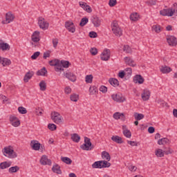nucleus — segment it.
I'll use <instances>...</instances> for the list:
<instances>
[{
  "label": "nucleus",
  "mask_w": 177,
  "mask_h": 177,
  "mask_svg": "<svg viewBox=\"0 0 177 177\" xmlns=\"http://www.w3.org/2000/svg\"><path fill=\"white\" fill-rule=\"evenodd\" d=\"M175 12H177V3H174L170 8L163 9L160 11V15L162 16H168L169 17L174 16Z\"/></svg>",
  "instance_id": "nucleus-1"
},
{
  "label": "nucleus",
  "mask_w": 177,
  "mask_h": 177,
  "mask_svg": "<svg viewBox=\"0 0 177 177\" xmlns=\"http://www.w3.org/2000/svg\"><path fill=\"white\" fill-rule=\"evenodd\" d=\"M112 32L115 37H121L122 35V28L118 25L117 21H113L111 24Z\"/></svg>",
  "instance_id": "nucleus-2"
},
{
  "label": "nucleus",
  "mask_w": 177,
  "mask_h": 177,
  "mask_svg": "<svg viewBox=\"0 0 177 177\" xmlns=\"http://www.w3.org/2000/svg\"><path fill=\"white\" fill-rule=\"evenodd\" d=\"M3 154L6 157H8V158H16L17 157V153L13 150L12 147H5Z\"/></svg>",
  "instance_id": "nucleus-3"
},
{
  "label": "nucleus",
  "mask_w": 177,
  "mask_h": 177,
  "mask_svg": "<svg viewBox=\"0 0 177 177\" xmlns=\"http://www.w3.org/2000/svg\"><path fill=\"white\" fill-rule=\"evenodd\" d=\"M51 120L55 124H63V116L58 112L54 111L51 113Z\"/></svg>",
  "instance_id": "nucleus-4"
},
{
  "label": "nucleus",
  "mask_w": 177,
  "mask_h": 177,
  "mask_svg": "<svg viewBox=\"0 0 177 177\" xmlns=\"http://www.w3.org/2000/svg\"><path fill=\"white\" fill-rule=\"evenodd\" d=\"M80 148L82 149V150H86V151L92 150L93 147L92 146V142H91V139L86 137L84 138V144L82 145Z\"/></svg>",
  "instance_id": "nucleus-5"
},
{
  "label": "nucleus",
  "mask_w": 177,
  "mask_h": 177,
  "mask_svg": "<svg viewBox=\"0 0 177 177\" xmlns=\"http://www.w3.org/2000/svg\"><path fill=\"white\" fill-rule=\"evenodd\" d=\"M50 66H55V71H63V67L60 66V60L59 59H53L51 61H49Z\"/></svg>",
  "instance_id": "nucleus-6"
},
{
  "label": "nucleus",
  "mask_w": 177,
  "mask_h": 177,
  "mask_svg": "<svg viewBox=\"0 0 177 177\" xmlns=\"http://www.w3.org/2000/svg\"><path fill=\"white\" fill-rule=\"evenodd\" d=\"M38 25L41 30H48L49 27V23L45 20L43 17H39L38 20Z\"/></svg>",
  "instance_id": "nucleus-7"
},
{
  "label": "nucleus",
  "mask_w": 177,
  "mask_h": 177,
  "mask_svg": "<svg viewBox=\"0 0 177 177\" xmlns=\"http://www.w3.org/2000/svg\"><path fill=\"white\" fill-rule=\"evenodd\" d=\"M111 98L113 99V100H114L115 102H118V103H122L123 102L125 101V97H124L122 96V94H121L120 93L113 94L111 95Z\"/></svg>",
  "instance_id": "nucleus-8"
},
{
  "label": "nucleus",
  "mask_w": 177,
  "mask_h": 177,
  "mask_svg": "<svg viewBox=\"0 0 177 177\" xmlns=\"http://www.w3.org/2000/svg\"><path fill=\"white\" fill-rule=\"evenodd\" d=\"M110 56H111L110 50L104 49L100 55L101 60H103L104 62H107L108 60H109Z\"/></svg>",
  "instance_id": "nucleus-9"
},
{
  "label": "nucleus",
  "mask_w": 177,
  "mask_h": 177,
  "mask_svg": "<svg viewBox=\"0 0 177 177\" xmlns=\"http://www.w3.org/2000/svg\"><path fill=\"white\" fill-rule=\"evenodd\" d=\"M65 27L69 32H72L73 34L75 32V26H74V23H73L72 21H67L65 23Z\"/></svg>",
  "instance_id": "nucleus-10"
},
{
  "label": "nucleus",
  "mask_w": 177,
  "mask_h": 177,
  "mask_svg": "<svg viewBox=\"0 0 177 177\" xmlns=\"http://www.w3.org/2000/svg\"><path fill=\"white\" fill-rule=\"evenodd\" d=\"M13 20H15V15L10 12H8L6 14V20L3 21V24H9V23H12Z\"/></svg>",
  "instance_id": "nucleus-11"
},
{
  "label": "nucleus",
  "mask_w": 177,
  "mask_h": 177,
  "mask_svg": "<svg viewBox=\"0 0 177 177\" xmlns=\"http://www.w3.org/2000/svg\"><path fill=\"white\" fill-rule=\"evenodd\" d=\"M150 91L147 88H145L142 91V93L141 94V97L144 102H147L149 99H150Z\"/></svg>",
  "instance_id": "nucleus-12"
},
{
  "label": "nucleus",
  "mask_w": 177,
  "mask_h": 177,
  "mask_svg": "<svg viewBox=\"0 0 177 177\" xmlns=\"http://www.w3.org/2000/svg\"><path fill=\"white\" fill-rule=\"evenodd\" d=\"M167 41L169 46H176L177 45V39L175 36H168L167 37Z\"/></svg>",
  "instance_id": "nucleus-13"
},
{
  "label": "nucleus",
  "mask_w": 177,
  "mask_h": 177,
  "mask_svg": "<svg viewBox=\"0 0 177 177\" xmlns=\"http://www.w3.org/2000/svg\"><path fill=\"white\" fill-rule=\"evenodd\" d=\"M41 165H52V160L48 158L46 155L42 156L40 159Z\"/></svg>",
  "instance_id": "nucleus-14"
},
{
  "label": "nucleus",
  "mask_w": 177,
  "mask_h": 177,
  "mask_svg": "<svg viewBox=\"0 0 177 177\" xmlns=\"http://www.w3.org/2000/svg\"><path fill=\"white\" fill-rule=\"evenodd\" d=\"M91 21L95 27H100V24H102V19L97 16H93Z\"/></svg>",
  "instance_id": "nucleus-15"
},
{
  "label": "nucleus",
  "mask_w": 177,
  "mask_h": 177,
  "mask_svg": "<svg viewBox=\"0 0 177 177\" xmlns=\"http://www.w3.org/2000/svg\"><path fill=\"white\" fill-rule=\"evenodd\" d=\"M10 122L12 127H17L20 125V120L15 116H10Z\"/></svg>",
  "instance_id": "nucleus-16"
},
{
  "label": "nucleus",
  "mask_w": 177,
  "mask_h": 177,
  "mask_svg": "<svg viewBox=\"0 0 177 177\" xmlns=\"http://www.w3.org/2000/svg\"><path fill=\"white\" fill-rule=\"evenodd\" d=\"M11 63L12 62H10V59L0 57V64H2L3 67H6V66H10Z\"/></svg>",
  "instance_id": "nucleus-17"
},
{
  "label": "nucleus",
  "mask_w": 177,
  "mask_h": 177,
  "mask_svg": "<svg viewBox=\"0 0 177 177\" xmlns=\"http://www.w3.org/2000/svg\"><path fill=\"white\" fill-rule=\"evenodd\" d=\"M0 49L3 51L10 50V46L8 43L3 42V41L0 40Z\"/></svg>",
  "instance_id": "nucleus-18"
},
{
  "label": "nucleus",
  "mask_w": 177,
  "mask_h": 177,
  "mask_svg": "<svg viewBox=\"0 0 177 177\" xmlns=\"http://www.w3.org/2000/svg\"><path fill=\"white\" fill-rule=\"evenodd\" d=\"M30 146L33 150L38 151L41 149V144L37 140H32Z\"/></svg>",
  "instance_id": "nucleus-19"
},
{
  "label": "nucleus",
  "mask_w": 177,
  "mask_h": 177,
  "mask_svg": "<svg viewBox=\"0 0 177 177\" xmlns=\"http://www.w3.org/2000/svg\"><path fill=\"white\" fill-rule=\"evenodd\" d=\"M65 77L72 82H75V81H77V76H75V75L71 72L66 73L65 74Z\"/></svg>",
  "instance_id": "nucleus-20"
},
{
  "label": "nucleus",
  "mask_w": 177,
  "mask_h": 177,
  "mask_svg": "<svg viewBox=\"0 0 177 177\" xmlns=\"http://www.w3.org/2000/svg\"><path fill=\"white\" fill-rule=\"evenodd\" d=\"M32 41L33 42H39L41 40V37L39 36V31H35L32 35Z\"/></svg>",
  "instance_id": "nucleus-21"
},
{
  "label": "nucleus",
  "mask_w": 177,
  "mask_h": 177,
  "mask_svg": "<svg viewBox=\"0 0 177 177\" xmlns=\"http://www.w3.org/2000/svg\"><path fill=\"white\" fill-rule=\"evenodd\" d=\"M164 153L165 154H171V151H162V149H158L156 151V156H157V157H164Z\"/></svg>",
  "instance_id": "nucleus-22"
},
{
  "label": "nucleus",
  "mask_w": 177,
  "mask_h": 177,
  "mask_svg": "<svg viewBox=\"0 0 177 177\" xmlns=\"http://www.w3.org/2000/svg\"><path fill=\"white\" fill-rule=\"evenodd\" d=\"M160 73H162V74H168L171 73V71H172V68H171V67L167 66L165 65L160 66Z\"/></svg>",
  "instance_id": "nucleus-23"
},
{
  "label": "nucleus",
  "mask_w": 177,
  "mask_h": 177,
  "mask_svg": "<svg viewBox=\"0 0 177 177\" xmlns=\"http://www.w3.org/2000/svg\"><path fill=\"white\" fill-rule=\"evenodd\" d=\"M113 118L115 120H121L122 121H125V115L124 113H121L120 112H116L113 114Z\"/></svg>",
  "instance_id": "nucleus-24"
},
{
  "label": "nucleus",
  "mask_w": 177,
  "mask_h": 177,
  "mask_svg": "<svg viewBox=\"0 0 177 177\" xmlns=\"http://www.w3.org/2000/svg\"><path fill=\"white\" fill-rule=\"evenodd\" d=\"M52 171L54 174H57V175H62V169H60V166L57 164L53 165L52 167Z\"/></svg>",
  "instance_id": "nucleus-25"
},
{
  "label": "nucleus",
  "mask_w": 177,
  "mask_h": 177,
  "mask_svg": "<svg viewBox=\"0 0 177 177\" xmlns=\"http://www.w3.org/2000/svg\"><path fill=\"white\" fill-rule=\"evenodd\" d=\"M122 129L124 136H125V138H128L129 139L131 138V136H132L131 131L127 129V127L125 125L122 126Z\"/></svg>",
  "instance_id": "nucleus-26"
},
{
  "label": "nucleus",
  "mask_w": 177,
  "mask_h": 177,
  "mask_svg": "<svg viewBox=\"0 0 177 177\" xmlns=\"http://www.w3.org/2000/svg\"><path fill=\"white\" fill-rule=\"evenodd\" d=\"M34 76V71H28L24 77V82H28Z\"/></svg>",
  "instance_id": "nucleus-27"
},
{
  "label": "nucleus",
  "mask_w": 177,
  "mask_h": 177,
  "mask_svg": "<svg viewBox=\"0 0 177 177\" xmlns=\"http://www.w3.org/2000/svg\"><path fill=\"white\" fill-rule=\"evenodd\" d=\"M134 82L136 84H143L145 82V79L143 78V77H142V75H137L134 77Z\"/></svg>",
  "instance_id": "nucleus-28"
},
{
  "label": "nucleus",
  "mask_w": 177,
  "mask_h": 177,
  "mask_svg": "<svg viewBox=\"0 0 177 177\" xmlns=\"http://www.w3.org/2000/svg\"><path fill=\"white\" fill-rule=\"evenodd\" d=\"M124 62H125L126 64H128L129 66H131V67H135V66H136L135 61H133V59H131V57H125Z\"/></svg>",
  "instance_id": "nucleus-29"
},
{
  "label": "nucleus",
  "mask_w": 177,
  "mask_h": 177,
  "mask_svg": "<svg viewBox=\"0 0 177 177\" xmlns=\"http://www.w3.org/2000/svg\"><path fill=\"white\" fill-rule=\"evenodd\" d=\"M79 4H80V6L82 8V9H84V10H86V12H88V13H91V12H92L91 7L86 5V3L81 1L79 3Z\"/></svg>",
  "instance_id": "nucleus-30"
},
{
  "label": "nucleus",
  "mask_w": 177,
  "mask_h": 177,
  "mask_svg": "<svg viewBox=\"0 0 177 177\" xmlns=\"http://www.w3.org/2000/svg\"><path fill=\"white\" fill-rule=\"evenodd\" d=\"M12 165V162L10 161H5L0 163V169H6V168H9Z\"/></svg>",
  "instance_id": "nucleus-31"
},
{
  "label": "nucleus",
  "mask_w": 177,
  "mask_h": 177,
  "mask_svg": "<svg viewBox=\"0 0 177 177\" xmlns=\"http://www.w3.org/2000/svg\"><path fill=\"white\" fill-rule=\"evenodd\" d=\"M71 140L75 143H78L81 140V137L77 133H73L71 135Z\"/></svg>",
  "instance_id": "nucleus-32"
},
{
  "label": "nucleus",
  "mask_w": 177,
  "mask_h": 177,
  "mask_svg": "<svg viewBox=\"0 0 177 177\" xmlns=\"http://www.w3.org/2000/svg\"><path fill=\"white\" fill-rule=\"evenodd\" d=\"M111 140H113V142H115V143H118L119 145H121V143H122V138L118 136H113L111 137Z\"/></svg>",
  "instance_id": "nucleus-33"
},
{
  "label": "nucleus",
  "mask_w": 177,
  "mask_h": 177,
  "mask_svg": "<svg viewBox=\"0 0 177 177\" xmlns=\"http://www.w3.org/2000/svg\"><path fill=\"white\" fill-rule=\"evenodd\" d=\"M152 31H154L157 34H160L162 31V28L160 25H153L152 26Z\"/></svg>",
  "instance_id": "nucleus-34"
},
{
  "label": "nucleus",
  "mask_w": 177,
  "mask_h": 177,
  "mask_svg": "<svg viewBox=\"0 0 177 177\" xmlns=\"http://www.w3.org/2000/svg\"><path fill=\"white\" fill-rule=\"evenodd\" d=\"M102 158H103V160H106V161H110V160H111V157L110 156V153H109L106 151H102Z\"/></svg>",
  "instance_id": "nucleus-35"
},
{
  "label": "nucleus",
  "mask_w": 177,
  "mask_h": 177,
  "mask_svg": "<svg viewBox=\"0 0 177 177\" xmlns=\"http://www.w3.org/2000/svg\"><path fill=\"white\" fill-rule=\"evenodd\" d=\"M139 19H140V17L139 16V14H138L137 12H133L130 15V19L132 21H138Z\"/></svg>",
  "instance_id": "nucleus-36"
},
{
  "label": "nucleus",
  "mask_w": 177,
  "mask_h": 177,
  "mask_svg": "<svg viewBox=\"0 0 177 177\" xmlns=\"http://www.w3.org/2000/svg\"><path fill=\"white\" fill-rule=\"evenodd\" d=\"M109 84L112 85V86H118L120 85V83L118 82V80L115 78H111L109 81Z\"/></svg>",
  "instance_id": "nucleus-37"
},
{
  "label": "nucleus",
  "mask_w": 177,
  "mask_h": 177,
  "mask_svg": "<svg viewBox=\"0 0 177 177\" xmlns=\"http://www.w3.org/2000/svg\"><path fill=\"white\" fill-rule=\"evenodd\" d=\"M61 161L68 165H71V162H73V160H71L68 157H61Z\"/></svg>",
  "instance_id": "nucleus-38"
},
{
  "label": "nucleus",
  "mask_w": 177,
  "mask_h": 177,
  "mask_svg": "<svg viewBox=\"0 0 177 177\" xmlns=\"http://www.w3.org/2000/svg\"><path fill=\"white\" fill-rule=\"evenodd\" d=\"M167 143H169V140L167 138H163L162 139H160L158 141V145H167Z\"/></svg>",
  "instance_id": "nucleus-39"
},
{
  "label": "nucleus",
  "mask_w": 177,
  "mask_h": 177,
  "mask_svg": "<svg viewBox=\"0 0 177 177\" xmlns=\"http://www.w3.org/2000/svg\"><path fill=\"white\" fill-rule=\"evenodd\" d=\"M134 118L135 120H136L137 121H140V120H143V118H145V115L142 113H135Z\"/></svg>",
  "instance_id": "nucleus-40"
},
{
  "label": "nucleus",
  "mask_w": 177,
  "mask_h": 177,
  "mask_svg": "<svg viewBox=\"0 0 177 177\" xmlns=\"http://www.w3.org/2000/svg\"><path fill=\"white\" fill-rule=\"evenodd\" d=\"M92 167H93V168L102 169V160L95 162L92 165Z\"/></svg>",
  "instance_id": "nucleus-41"
},
{
  "label": "nucleus",
  "mask_w": 177,
  "mask_h": 177,
  "mask_svg": "<svg viewBox=\"0 0 177 177\" xmlns=\"http://www.w3.org/2000/svg\"><path fill=\"white\" fill-rule=\"evenodd\" d=\"M68 61H59V65L62 66L63 70H64V68H68Z\"/></svg>",
  "instance_id": "nucleus-42"
},
{
  "label": "nucleus",
  "mask_w": 177,
  "mask_h": 177,
  "mask_svg": "<svg viewBox=\"0 0 177 177\" xmlns=\"http://www.w3.org/2000/svg\"><path fill=\"white\" fill-rule=\"evenodd\" d=\"M20 170V167L19 166H14L9 168L8 171L11 174H13L15 172H17V171Z\"/></svg>",
  "instance_id": "nucleus-43"
},
{
  "label": "nucleus",
  "mask_w": 177,
  "mask_h": 177,
  "mask_svg": "<svg viewBox=\"0 0 177 177\" xmlns=\"http://www.w3.org/2000/svg\"><path fill=\"white\" fill-rule=\"evenodd\" d=\"M97 92V88H96V86H93L89 88L90 95H96Z\"/></svg>",
  "instance_id": "nucleus-44"
},
{
  "label": "nucleus",
  "mask_w": 177,
  "mask_h": 177,
  "mask_svg": "<svg viewBox=\"0 0 177 177\" xmlns=\"http://www.w3.org/2000/svg\"><path fill=\"white\" fill-rule=\"evenodd\" d=\"M93 80V76L92 75H87L85 77V81L86 84H92Z\"/></svg>",
  "instance_id": "nucleus-45"
},
{
  "label": "nucleus",
  "mask_w": 177,
  "mask_h": 177,
  "mask_svg": "<svg viewBox=\"0 0 177 177\" xmlns=\"http://www.w3.org/2000/svg\"><path fill=\"white\" fill-rule=\"evenodd\" d=\"M88 21H89V19H88V18H86V17H84L81 19L80 26L81 27H84V26H86L88 24Z\"/></svg>",
  "instance_id": "nucleus-46"
},
{
  "label": "nucleus",
  "mask_w": 177,
  "mask_h": 177,
  "mask_svg": "<svg viewBox=\"0 0 177 177\" xmlns=\"http://www.w3.org/2000/svg\"><path fill=\"white\" fill-rule=\"evenodd\" d=\"M102 168H109L111 165L107 160H101Z\"/></svg>",
  "instance_id": "nucleus-47"
},
{
  "label": "nucleus",
  "mask_w": 177,
  "mask_h": 177,
  "mask_svg": "<svg viewBox=\"0 0 177 177\" xmlns=\"http://www.w3.org/2000/svg\"><path fill=\"white\" fill-rule=\"evenodd\" d=\"M46 73H48V71H46V68L44 67L43 68L37 72V75H45Z\"/></svg>",
  "instance_id": "nucleus-48"
},
{
  "label": "nucleus",
  "mask_w": 177,
  "mask_h": 177,
  "mask_svg": "<svg viewBox=\"0 0 177 177\" xmlns=\"http://www.w3.org/2000/svg\"><path fill=\"white\" fill-rule=\"evenodd\" d=\"M79 99H80V96L75 93H73L71 95V100L72 102H78Z\"/></svg>",
  "instance_id": "nucleus-49"
},
{
  "label": "nucleus",
  "mask_w": 177,
  "mask_h": 177,
  "mask_svg": "<svg viewBox=\"0 0 177 177\" xmlns=\"http://www.w3.org/2000/svg\"><path fill=\"white\" fill-rule=\"evenodd\" d=\"M39 86L41 91H46V83L45 82V81H41L39 83Z\"/></svg>",
  "instance_id": "nucleus-50"
},
{
  "label": "nucleus",
  "mask_w": 177,
  "mask_h": 177,
  "mask_svg": "<svg viewBox=\"0 0 177 177\" xmlns=\"http://www.w3.org/2000/svg\"><path fill=\"white\" fill-rule=\"evenodd\" d=\"M123 50L126 52V53H132V49L128 45L124 46Z\"/></svg>",
  "instance_id": "nucleus-51"
},
{
  "label": "nucleus",
  "mask_w": 177,
  "mask_h": 177,
  "mask_svg": "<svg viewBox=\"0 0 177 177\" xmlns=\"http://www.w3.org/2000/svg\"><path fill=\"white\" fill-rule=\"evenodd\" d=\"M18 111L20 114H27V109L23 106H19L18 108Z\"/></svg>",
  "instance_id": "nucleus-52"
},
{
  "label": "nucleus",
  "mask_w": 177,
  "mask_h": 177,
  "mask_svg": "<svg viewBox=\"0 0 177 177\" xmlns=\"http://www.w3.org/2000/svg\"><path fill=\"white\" fill-rule=\"evenodd\" d=\"M48 128L50 129V131H55L57 126L55 124H48Z\"/></svg>",
  "instance_id": "nucleus-53"
},
{
  "label": "nucleus",
  "mask_w": 177,
  "mask_h": 177,
  "mask_svg": "<svg viewBox=\"0 0 177 177\" xmlns=\"http://www.w3.org/2000/svg\"><path fill=\"white\" fill-rule=\"evenodd\" d=\"M39 55H41V53H39V51H37L31 56V59H32V60H35Z\"/></svg>",
  "instance_id": "nucleus-54"
},
{
  "label": "nucleus",
  "mask_w": 177,
  "mask_h": 177,
  "mask_svg": "<svg viewBox=\"0 0 177 177\" xmlns=\"http://www.w3.org/2000/svg\"><path fill=\"white\" fill-rule=\"evenodd\" d=\"M90 52L93 56H96V55H97V49L96 48H91Z\"/></svg>",
  "instance_id": "nucleus-55"
},
{
  "label": "nucleus",
  "mask_w": 177,
  "mask_h": 177,
  "mask_svg": "<svg viewBox=\"0 0 177 177\" xmlns=\"http://www.w3.org/2000/svg\"><path fill=\"white\" fill-rule=\"evenodd\" d=\"M57 44H59V39L57 38L53 39V45L55 48H57Z\"/></svg>",
  "instance_id": "nucleus-56"
},
{
  "label": "nucleus",
  "mask_w": 177,
  "mask_h": 177,
  "mask_svg": "<svg viewBox=\"0 0 177 177\" xmlns=\"http://www.w3.org/2000/svg\"><path fill=\"white\" fill-rule=\"evenodd\" d=\"M96 37H97V33H96V32L92 31L89 32L90 38H96Z\"/></svg>",
  "instance_id": "nucleus-57"
},
{
  "label": "nucleus",
  "mask_w": 177,
  "mask_h": 177,
  "mask_svg": "<svg viewBox=\"0 0 177 177\" xmlns=\"http://www.w3.org/2000/svg\"><path fill=\"white\" fill-rule=\"evenodd\" d=\"M100 92H102V93H106V92H107V87L105 86H101L100 87Z\"/></svg>",
  "instance_id": "nucleus-58"
},
{
  "label": "nucleus",
  "mask_w": 177,
  "mask_h": 177,
  "mask_svg": "<svg viewBox=\"0 0 177 177\" xmlns=\"http://www.w3.org/2000/svg\"><path fill=\"white\" fill-rule=\"evenodd\" d=\"M109 6H115L117 5V0H109Z\"/></svg>",
  "instance_id": "nucleus-59"
},
{
  "label": "nucleus",
  "mask_w": 177,
  "mask_h": 177,
  "mask_svg": "<svg viewBox=\"0 0 177 177\" xmlns=\"http://www.w3.org/2000/svg\"><path fill=\"white\" fill-rule=\"evenodd\" d=\"M64 92L66 95H69V93H71V88H70V86H66L65 88Z\"/></svg>",
  "instance_id": "nucleus-60"
},
{
  "label": "nucleus",
  "mask_w": 177,
  "mask_h": 177,
  "mask_svg": "<svg viewBox=\"0 0 177 177\" xmlns=\"http://www.w3.org/2000/svg\"><path fill=\"white\" fill-rule=\"evenodd\" d=\"M118 77L120 78H124L125 77V71H120L118 73Z\"/></svg>",
  "instance_id": "nucleus-61"
},
{
  "label": "nucleus",
  "mask_w": 177,
  "mask_h": 177,
  "mask_svg": "<svg viewBox=\"0 0 177 177\" xmlns=\"http://www.w3.org/2000/svg\"><path fill=\"white\" fill-rule=\"evenodd\" d=\"M129 171H131V172H135V171H136V169H138V168L136 166L130 165L129 167Z\"/></svg>",
  "instance_id": "nucleus-62"
},
{
  "label": "nucleus",
  "mask_w": 177,
  "mask_h": 177,
  "mask_svg": "<svg viewBox=\"0 0 177 177\" xmlns=\"http://www.w3.org/2000/svg\"><path fill=\"white\" fill-rule=\"evenodd\" d=\"M128 145H130V146H138V143L135 141H127Z\"/></svg>",
  "instance_id": "nucleus-63"
},
{
  "label": "nucleus",
  "mask_w": 177,
  "mask_h": 177,
  "mask_svg": "<svg viewBox=\"0 0 177 177\" xmlns=\"http://www.w3.org/2000/svg\"><path fill=\"white\" fill-rule=\"evenodd\" d=\"M147 3H148V5H151V6L156 5V1H154V0H148L147 1Z\"/></svg>",
  "instance_id": "nucleus-64"
}]
</instances>
